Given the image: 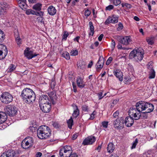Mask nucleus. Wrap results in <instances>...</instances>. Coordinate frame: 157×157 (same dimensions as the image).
<instances>
[{"instance_id": "nucleus-45", "label": "nucleus", "mask_w": 157, "mask_h": 157, "mask_svg": "<svg viewBox=\"0 0 157 157\" xmlns=\"http://www.w3.org/2000/svg\"><path fill=\"white\" fill-rule=\"evenodd\" d=\"M35 14H34L33 15H35L36 16H40V17H42L44 15V13L42 11H40L39 12H36L34 11V13Z\"/></svg>"}, {"instance_id": "nucleus-14", "label": "nucleus", "mask_w": 157, "mask_h": 157, "mask_svg": "<svg viewBox=\"0 0 157 157\" xmlns=\"http://www.w3.org/2000/svg\"><path fill=\"white\" fill-rule=\"evenodd\" d=\"M96 140L94 136H90L86 138L83 141L82 144L84 145L92 144Z\"/></svg>"}, {"instance_id": "nucleus-33", "label": "nucleus", "mask_w": 157, "mask_h": 157, "mask_svg": "<svg viewBox=\"0 0 157 157\" xmlns=\"http://www.w3.org/2000/svg\"><path fill=\"white\" fill-rule=\"evenodd\" d=\"M16 66L15 65L13 64H11L8 68L7 71L8 72H11L13 71L16 69Z\"/></svg>"}, {"instance_id": "nucleus-25", "label": "nucleus", "mask_w": 157, "mask_h": 157, "mask_svg": "<svg viewBox=\"0 0 157 157\" xmlns=\"http://www.w3.org/2000/svg\"><path fill=\"white\" fill-rule=\"evenodd\" d=\"M48 13L51 15H54L56 12V10L55 7L52 6H49L47 9Z\"/></svg>"}, {"instance_id": "nucleus-44", "label": "nucleus", "mask_w": 157, "mask_h": 157, "mask_svg": "<svg viewBox=\"0 0 157 157\" xmlns=\"http://www.w3.org/2000/svg\"><path fill=\"white\" fill-rule=\"evenodd\" d=\"M70 54L71 56H75L78 54V52L77 50H73L71 51Z\"/></svg>"}, {"instance_id": "nucleus-41", "label": "nucleus", "mask_w": 157, "mask_h": 157, "mask_svg": "<svg viewBox=\"0 0 157 157\" xmlns=\"http://www.w3.org/2000/svg\"><path fill=\"white\" fill-rule=\"evenodd\" d=\"M111 2L116 6H118L121 3L120 0H112Z\"/></svg>"}, {"instance_id": "nucleus-42", "label": "nucleus", "mask_w": 157, "mask_h": 157, "mask_svg": "<svg viewBox=\"0 0 157 157\" xmlns=\"http://www.w3.org/2000/svg\"><path fill=\"white\" fill-rule=\"evenodd\" d=\"M77 66L78 68L82 69H83L85 68V65L84 64H82V63H81V62H79L77 64Z\"/></svg>"}, {"instance_id": "nucleus-62", "label": "nucleus", "mask_w": 157, "mask_h": 157, "mask_svg": "<svg viewBox=\"0 0 157 157\" xmlns=\"http://www.w3.org/2000/svg\"><path fill=\"white\" fill-rule=\"evenodd\" d=\"M104 36L103 34H101L98 37V40L99 41H101L102 40Z\"/></svg>"}, {"instance_id": "nucleus-18", "label": "nucleus", "mask_w": 157, "mask_h": 157, "mask_svg": "<svg viewBox=\"0 0 157 157\" xmlns=\"http://www.w3.org/2000/svg\"><path fill=\"white\" fill-rule=\"evenodd\" d=\"M8 5L6 3H0V15H4L6 13Z\"/></svg>"}, {"instance_id": "nucleus-31", "label": "nucleus", "mask_w": 157, "mask_h": 157, "mask_svg": "<svg viewBox=\"0 0 157 157\" xmlns=\"http://www.w3.org/2000/svg\"><path fill=\"white\" fill-rule=\"evenodd\" d=\"M149 78L152 79L154 78L155 77V72L154 69L152 68H151V69H150V71H149Z\"/></svg>"}, {"instance_id": "nucleus-20", "label": "nucleus", "mask_w": 157, "mask_h": 157, "mask_svg": "<svg viewBox=\"0 0 157 157\" xmlns=\"http://www.w3.org/2000/svg\"><path fill=\"white\" fill-rule=\"evenodd\" d=\"M19 7L23 10H25L28 8L26 0H17Z\"/></svg>"}, {"instance_id": "nucleus-52", "label": "nucleus", "mask_w": 157, "mask_h": 157, "mask_svg": "<svg viewBox=\"0 0 157 157\" xmlns=\"http://www.w3.org/2000/svg\"><path fill=\"white\" fill-rule=\"evenodd\" d=\"M16 41L18 45H20L21 44V39L19 37H17L16 39Z\"/></svg>"}, {"instance_id": "nucleus-57", "label": "nucleus", "mask_w": 157, "mask_h": 157, "mask_svg": "<svg viewBox=\"0 0 157 157\" xmlns=\"http://www.w3.org/2000/svg\"><path fill=\"white\" fill-rule=\"evenodd\" d=\"M118 25L119 27L117 28L118 30H120L123 29V24L121 23H120Z\"/></svg>"}, {"instance_id": "nucleus-48", "label": "nucleus", "mask_w": 157, "mask_h": 157, "mask_svg": "<svg viewBox=\"0 0 157 157\" xmlns=\"http://www.w3.org/2000/svg\"><path fill=\"white\" fill-rule=\"evenodd\" d=\"M115 42L114 40H112L111 45V47L112 50H113L115 46Z\"/></svg>"}, {"instance_id": "nucleus-29", "label": "nucleus", "mask_w": 157, "mask_h": 157, "mask_svg": "<svg viewBox=\"0 0 157 157\" xmlns=\"http://www.w3.org/2000/svg\"><path fill=\"white\" fill-rule=\"evenodd\" d=\"M114 149L115 147L112 143H110L108 144L107 147V150L108 152H113Z\"/></svg>"}, {"instance_id": "nucleus-38", "label": "nucleus", "mask_w": 157, "mask_h": 157, "mask_svg": "<svg viewBox=\"0 0 157 157\" xmlns=\"http://www.w3.org/2000/svg\"><path fill=\"white\" fill-rule=\"evenodd\" d=\"M69 35L67 31H65L64 34L62 36V40H66Z\"/></svg>"}, {"instance_id": "nucleus-6", "label": "nucleus", "mask_w": 157, "mask_h": 157, "mask_svg": "<svg viewBox=\"0 0 157 157\" xmlns=\"http://www.w3.org/2000/svg\"><path fill=\"white\" fill-rule=\"evenodd\" d=\"M144 54L143 50L138 49L132 51L129 54V57L131 58H134L137 61H140L143 58Z\"/></svg>"}, {"instance_id": "nucleus-46", "label": "nucleus", "mask_w": 157, "mask_h": 157, "mask_svg": "<svg viewBox=\"0 0 157 157\" xmlns=\"http://www.w3.org/2000/svg\"><path fill=\"white\" fill-rule=\"evenodd\" d=\"M114 8V6L111 5H109L105 8V10H106L110 11L112 10Z\"/></svg>"}, {"instance_id": "nucleus-8", "label": "nucleus", "mask_w": 157, "mask_h": 157, "mask_svg": "<svg viewBox=\"0 0 157 157\" xmlns=\"http://www.w3.org/2000/svg\"><path fill=\"white\" fill-rule=\"evenodd\" d=\"M33 140L31 137H28L22 141L21 146L24 149H27L32 147L33 144Z\"/></svg>"}, {"instance_id": "nucleus-26", "label": "nucleus", "mask_w": 157, "mask_h": 157, "mask_svg": "<svg viewBox=\"0 0 157 157\" xmlns=\"http://www.w3.org/2000/svg\"><path fill=\"white\" fill-rule=\"evenodd\" d=\"M7 116L6 114L4 112H0V124L4 123L6 120Z\"/></svg>"}, {"instance_id": "nucleus-47", "label": "nucleus", "mask_w": 157, "mask_h": 157, "mask_svg": "<svg viewBox=\"0 0 157 157\" xmlns=\"http://www.w3.org/2000/svg\"><path fill=\"white\" fill-rule=\"evenodd\" d=\"M108 122L107 121H103L101 123L102 126L104 128H106L108 127Z\"/></svg>"}, {"instance_id": "nucleus-28", "label": "nucleus", "mask_w": 157, "mask_h": 157, "mask_svg": "<svg viewBox=\"0 0 157 157\" xmlns=\"http://www.w3.org/2000/svg\"><path fill=\"white\" fill-rule=\"evenodd\" d=\"M72 106L73 107H75V110L73 113V117L76 118L79 114V111L77 105L75 104H73Z\"/></svg>"}, {"instance_id": "nucleus-16", "label": "nucleus", "mask_w": 157, "mask_h": 157, "mask_svg": "<svg viewBox=\"0 0 157 157\" xmlns=\"http://www.w3.org/2000/svg\"><path fill=\"white\" fill-rule=\"evenodd\" d=\"M51 103H47L40 105L42 111L44 113H48L51 109Z\"/></svg>"}, {"instance_id": "nucleus-24", "label": "nucleus", "mask_w": 157, "mask_h": 157, "mask_svg": "<svg viewBox=\"0 0 157 157\" xmlns=\"http://www.w3.org/2000/svg\"><path fill=\"white\" fill-rule=\"evenodd\" d=\"M114 75L117 78L119 81H121L123 80V75L122 72L119 70H117L113 72Z\"/></svg>"}, {"instance_id": "nucleus-3", "label": "nucleus", "mask_w": 157, "mask_h": 157, "mask_svg": "<svg viewBox=\"0 0 157 157\" xmlns=\"http://www.w3.org/2000/svg\"><path fill=\"white\" fill-rule=\"evenodd\" d=\"M137 105L139 107L138 109L140 111H145V112H143V113H150L154 109V106L152 104L144 101H141L138 102Z\"/></svg>"}, {"instance_id": "nucleus-9", "label": "nucleus", "mask_w": 157, "mask_h": 157, "mask_svg": "<svg viewBox=\"0 0 157 157\" xmlns=\"http://www.w3.org/2000/svg\"><path fill=\"white\" fill-rule=\"evenodd\" d=\"M6 112L10 116L15 115L17 113V109L14 106L8 105L6 109Z\"/></svg>"}, {"instance_id": "nucleus-49", "label": "nucleus", "mask_w": 157, "mask_h": 157, "mask_svg": "<svg viewBox=\"0 0 157 157\" xmlns=\"http://www.w3.org/2000/svg\"><path fill=\"white\" fill-rule=\"evenodd\" d=\"M91 13V12L88 9H87L86 10L84 13L85 15L86 16L88 17L89 16Z\"/></svg>"}, {"instance_id": "nucleus-27", "label": "nucleus", "mask_w": 157, "mask_h": 157, "mask_svg": "<svg viewBox=\"0 0 157 157\" xmlns=\"http://www.w3.org/2000/svg\"><path fill=\"white\" fill-rule=\"evenodd\" d=\"M60 151L63 152H72V148L69 146H65L60 150L59 152Z\"/></svg>"}, {"instance_id": "nucleus-40", "label": "nucleus", "mask_w": 157, "mask_h": 157, "mask_svg": "<svg viewBox=\"0 0 157 157\" xmlns=\"http://www.w3.org/2000/svg\"><path fill=\"white\" fill-rule=\"evenodd\" d=\"M138 143V140L137 139H135L132 143V146L131 147V149H132L135 148L137 144Z\"/></svg>"}, {"instance_id": "nucleus-56", "label": "nucleus", "mask_w": 157, "mask_h": 157, "mask_svg": "<svg viewBox=\"0 0 157 157\" xmlns=\"http://www.w3.org/2000/svg\"><path fill=\"white\" fill-rule=\"evenodd\" d=\"M147 67L148 69H149L150 71V69H151V68H153L152 63H149L147 65Z\"/></svg>"}, {"instance_id": "nucleus-1", "label": "nucleus", "mask_w": 157, "mask_h": 157, "mask_svg": "<svg viewBox=\"0 0 157 157\" xmlns=\"http://www.w3.org/2000/svg\"><path fill=\"white\" fill-rule=\"evenodd\" d=\"M21 97L24 101L28 104L33 103L36 99L34 92L32 89L28 88H25L22 90Z\"/></svg>"}, {"instance_id": "nucleus-2", "label": "nucleus", "mask_w": 157, "mask_h": 157, "mask_svg": "<svg viewBox=\"0 0 157 157\" xmlns=\"http://www.w3.org/2000/svg\"><path fill=\"white\" fill-rule=\"evenodd\" d=\"M50 130L46 125L39 127L37 131V136L40 139H46L50 136Z\"/></svg>"}, {"instance_id": "nucleus-12", "label": "nucleus", "mask_w": 157, "mask_h": 157, "mask_svg": "<svg viewBox=\"0 0 157 157\" xmlns=\"http://www.w3.org/2000/svg\"><path fill=\"white\" fill-rule=\"evenodd\" d=\"M25 56L29 59L37 56L38 54H33V52L30 50L29 48H26L24 51Z\"/></svg>"}, {"instance_id": "nucleus-54", "label": "nucleus", "mask_w": 157, "mask_h": 157, "mask_svg": "<svg viewBox=\"0 0 157 157\" xmlns=\"http://www.w3.org/2000/svg\"><path fill=\"white\" fill-rule=\"evenodd\" d=\"M52 125L53 127L56 128H59V123L56 122H53L52 124Z\"/></svg>"}, {"instance_id": "nucleus-11", "label": "nucleus", "mask_w": 157, "mask_h": 157, "mask_svg": "<svg viewBox=\"0 0 157 157\" xmlns=\"http://www.w3.org/2000/svg\"><path fill=\"white\" fill-rule=\"evenodd\" d=\"M39 102L40 105L45 104L51 103L50 100L46 95H41L39 98Z\"/></svg>"}, {"instance_id": "nucleus-32", "label": "nucleus", "mask_w": 157, "mask_h": 157, "mask_svg": "<svg viewBox=\"0 0 157 157\" xmlns=\"http://www.w3.org/2000/svg\"><path fill=\"white\" fill-rule=\"evenodd\" d=\"M89 25L90 27V32L89 33V35L91 36H93L94 33V28L92 22L90 21L89 22Z\"/></svg>"}, {"instance_id": "nucleus-58", "label": "nucleus", "mask_w": 157, "mask_h": 157, "mask_svg": "<svg viewBox=\"0 0 157 157\" xmlns=\"http://www.w3.org/2000/svg\"><path fill=\"white\" fill-rule=\"evenodd\" d=\"M97 94L99 100L101 99L103 97V96H102L103 93L102 92H100L98 94Z\"/></svg>"}, {"instance_id": "nucleus-4", "label": "nucleus", "mask_w": 157, "mask_h": 157, "mask_svg": "<svg viewBox=\"0 0 157 157\" xmlns=\"http://www.w3.org/2000/svg\"><path fill=\"white\" fill-rule=\"evenodd\" d=\"M118 41L119 43L117 45L118 48L119 49L126 50L128 49L126 47H122V44L123 46H127L131 41V39L130 36H119Z\"/></svg>"}, {"instance_id": "nucleus-63", "label": "nucleus", "mask_w": 157, "mask_h": 157, "mask_svg": "<svg viewBox=\"0 0 157 157\" xmlns=\"http://www.w3.org/2000/svg\"><path fill=\"white\" fill-rule=\"evenodd\" d=\"M78 136V134L77 133H75L73 134V136H72V139L73 140H75L77 137Z\"/></svg>"}, {"instance_id": "nucleus-64", "label": "nucleus", "mask_w": 157, "mask_h": 157, "mask_svg": "<svg viewBox=\"0 0 157 157\" xmlns=\"http://www.w3.org/2000/svg\"><path fill=\"white\" fill-rule=\"evenodd\" d=\"M42 155V153L40 152H37L36 155V157H40Z\"/></svg>"}, {"instance_id": "nucleus-17", "label": "nucleus", "mask_w": 157, "mask_h": 157, "mask_svg": "<svg viewBox=\"0 0 157 157\" xmlns=\"http://www.w3.org/2000/svg\"><path fill=\"white\" fill-rule=\"evenodd\" d=\"M118 21V17L113 15L112 17H109L105 22V24L107 25L109 23H117Z\"/></svg>"}, {"instance_id": "nucleus-34", "label": "nucleus", "mask_w": 157, "mask_h": 157, "mask_svg": "<svg viewBox=\"0 0 157 157\" xmlns=\"http://www.w3.org/2000/svg\"><path fill=\"white\" fill-rule=\"evenodd\" d=\"M154 37L151 36L147 37L146 40L149 44L151 45L154 43Z\"/></svg>"}, {"instance_id": "nucleus-36", "label": "nucleus", "mask_w": 157, "mask_h": 157, "mask_svg": "<svg viewBox=\"0 0 157 157\" xmlns=\"http://www.w3.org/2000/svg\"><path fill=\"white\" fill-rule=\"evenodd\" d=\"M68 124V127L71 129L72 128V126L73 124V120L71 117L67 121Z\"/></svg>"}, {"instance_id": "nucleus-10", "label": "nucleus", "mask_w": 157, "mask_h": 157, "mask_svg": "<svg viewBox=\"0 0 157 157\" xmlns=\"http://www.w3.org/2000/svg\"><path fill=\"white\" fill-rule=\"evenodd\" d=\"M8 53L7 48L5 45L0 44V60L4 58Z\"/></svg>"}, {"instance_id": "nucleus-37", "label": "nucleus", "mask_w": 157, "mask_h": 157, "mask_svg": "<svg viewBox=\"0 0 157 157\" xmlns=\"http://www.w3.org/2000/svg\"><path fill=\"white\" fill-rule=\"evenodd\" d=\"M62 56L67 60H68L70 59L69 54L67 52H64L63 53Z\"/></svg>"}, {"instance_id": "nucleus-59", "label": "nucleus", "mask_w": 157, "mask_h": 157, "mask_svg": "<svg viewBox=\"0 0 157 157\" xmlns=\"http://www.w3.org/2000/svg\"><path fill=\"white\" fill-rule=\"evenodd\" d=\"M118 101L117 100H114L112 102V104L111 106L113 107L115 105H116L118 102Z\"/></svg>"}, {"instance_id": "nucleus-60", "label": "nucleus", "mask_w": 157, "mask_h": 157, "mask_svg": "<svg viewBox=\"0 0 157 157\" xmlns=\"http://www.w3.org/2000/svg\"><path fill=\"white\" fill-rule=\"evenodd\" d=\"M69 157H78V155L75 153H74L71 154Z\"/></svg>"}, {"instance_id": "nucleus-30", "label": "nucleus", "mask_w": 157, "mask_h": 157, "mask_svg": "<svg viewBox=\"0 0 157 157\" xmlns=\"http://www.w3.org/2000/svg\"><path fill=\"white\" fill-rule=\"evenodd\" d=\"M72 152H63L60 151L59 152V155L60 157H69Z\"/></svg>"}, {"instance_id": "nucleus-22", "label": "nucleus", "mask_w": 157, "mask_h": 157, "mask_svg": "<svg viewBox=\"0 0 157 157\" xmlns=\"http://www.w3.org/2000/svg\"><path fill=\"white\" fill-rule=\"evenodd\" d=\"M76 82L77 86L80 88H84L85 86L83 79L81 77L78 76L77 77Z\"/></svg>"}, {"instance_id": "nucleus-23", "label": "nucleus", "mask_w": 157, "mask_h": 157, "mask_svg": "<svg viewBox=\"0 0 157 157\" xmlns=\"http://www.w3.org/2000/svg\"><path fill=\"white\" fill-rule=\"evenodd\" d=\"M48 96H49L51 102L53 104H55L56 101V100L57 97L56 96V94L55 92L52 91L48 93Z\"/></svg>"}, {"instance_id": "nucleus-15", "label": "nucleus", "mask_w": 157, "mask_h": 157, "mask_svg": "<svg viewBox=\"0 0 157 157\" xmlns=\"http://www.w3.org/2000/svg\"><path fill=\"white\" fill-rule=\"evenodd\" d=\"M16 155L14 151L10 150L2 153L0 157H16Z\"/></svg>"}, {"instance_id": "nucleus-43", "label": "nucleus", "mask_w": 157, "mask_h": 157, "mask_svg": "<svg viewBox=\"0 0 157 157\" xmlns=\"http://www.w3.org/2000/svg\"><path fill=\"white\" fill-rule=\"evenodd\" d=\"M34 13V11L31 9H28L26 10L25 13L26 14H27V15H29L30 14L33 15L34 14H35V13Z\"/></svg>"}, {"instance_id": "nucleus-35", "label": "nucleus", "mask_w": 157, "mask_h": 157, "mask_svg": "<svg viewBox=\"0 0 157 157\" xmlns=\"http://www.w3.org/2000/svg\"><path fill=\"white\" fill-rule=\"evenodd\" d=\"M42 5L40 3H37L33 6V8L36 10L40 11L41 10Z\"/></svg>"}, {"instance_id": "nucleus-53", "label": "nucleus", "mask_w": 157, "mask_h": 157, "mask_svg": "<svg viewBox=\"0 0 157 157\" xmlns=\"http://www.w3.org/2000/svg\"><path fill=\"white\" fill-rule=\"evenodd\" d=\"M112 60H113V58L112 57H109L107 61V62L106 63V65H109V64H110V63H111V62H112Z\"/></svg>"}, {"instance_id": "nucleus-39", "label": "nucleus", "mask_w": 157, "mask_h": 157, "mask_svg": "<svg viewBox=\"0 0 157 157\" xmlns=\"http://www.w3.org/2000/svg\"><path fill=\"white\" fill-rule=\"evenodd\" d=\"M4 36V33L0 29V43L3 41Z\"/></svg>"}, {"instance_id": "nucleus-13", "label": "nucleus", "mask_w": 157, "mask_h": 157, "mask_svg": "<svg viewBox=\"0 0 157 157\" xmlns=\"http://www.w3.org/2000/svg\"><path fill=\"white\" fill-rule=\"evenodd\" d=\"M124 120L121 118H117L114 121L113 124L115 128L118 129H120L123 128Z\"/></svg>"}, {"instance_id": "nucleus-50", "label": "nucleus", "mask_w": 157, "mask_h": 157, "mask_svg": "<svg viewBox=\"0 0 157 157\" xmlns=\"http://www.w3.org/2000/svg\"><path fill=\"white\" fill-rule=\"evenodd\" d=\"M82 109L85 112L88 111L89 110L88 107L86 105H83L82 107Z\"/></svg>"}, {"instance_id": "nucleus-5", "label": "nucleus", "mask_w": 157, "mask_h": 157, "mask_svg": "<svg viewBox=\"0 0 157 157\" xmlns=\"http://www.w3.org/2000/svg\"><path fill=\"white\" fill-rule=\"evenodd\" d=\"M137 103L136 104V107H132L129 109L128 113L129 116L132 117H134L135 120H138L141 117V114L140 113L142 110L140 111L139 107L137 106Z\"/></svg>"}, {"instance_id": "nucleus-61", "label": "nucleus", "mask_w": 157, "mask_h": 157, "mask_svg": "<svg viewBox=\"0 0 157 157\" xmlns=\"http://www.w3.org/2000/svg\"><path fill=\"white\" fill-rule=\"evenodd\" d=\"M119 115V113L117 111L115 112L113 114V117L115 118H116Z\"/></svg>"}, {"instance_id": "nucleus-19", "label": "nucleus", "mask_w": 157, "mask_h": 157, "mask_svg": "<svg viewBox=\"0 0 157 157\" xmlns=\"http://www.w3.org/2000/svg\"><path fill=\"white\" fill-rule=\"evenodd\" d=\"M133 122L134 120L132 117L130 116L126 117L124 121L126 126L128 127L132 126Z\"/></svg>"}, {"instance_id": "nucleus-21", "label": "nucleus", "mask_w": 157, "mask_h": 157, "mask_svg": "<svg viewBox=\"0 0 157 157\" xmlns=\"http://www.w3.org/2000/svg\"><path fill=\"white\" fill-rule=\"evenodd\" d=\"M104 63V60L103 58L100 57L97 63L96 64V69L97 71H100L102 68Z\"/></svg>"}, {"instance_id": "nucleus-7", "label": "nucleus", "mask_w": 157, "mask_h": 157, "mask_svg": "<svg viewBox=\"0 0 157 157\" xmlns=\"http://www.w3.org/2000/svg\"><path fill=\"white\" fill-rule=\"evenodd\" d=\"M13 96L8 92H4L1 95L0 100L3 103L8 104L12 101Z\"/></svg>"}, {"instance_id": "nucleus-55", "label": "nucleus", "mask_w": 157, "mask_h": 157, "mask_svg": "<svg viewBox=\"0 0 157 157\" xmlns=\"http://www.w3.org/2000/svg\"><path fill=\"white\" fill-rule=\"evenodd\" d=\"M96 112L94 111L90 115V117L89 119L90 120H93L94 118V115L96 114Z\"/></svg>"}, {"instance_id": "nucleus-51", "label": "nucleus", "mask_w": 157, "mask_h": 157, "mask_svg": "<svg viewBox=\"0 0 157 157\" xmlns=\"http://www.w3.org/2000/svg\"><path fill=\"white\" fill-rule=\"evenodd\" d=\"M72 85L74 92H77L76 86L75 83L74 82H72Z\"/></svg>"}]
</instances>
